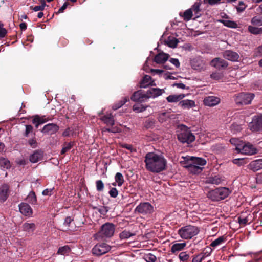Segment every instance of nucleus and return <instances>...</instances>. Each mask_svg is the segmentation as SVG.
I'll list each match as a JSON object with an SVG mask.
<instances>
[{
    "mask_svg": "<svg viewBox=\"0 0 262 262\" xmlns=\"http://www.w3.org/2000/svg\"><path fill=\"white\" fill-rule=\"evenodd\" d=\"M186 244L185 243H176L173 244L171 248V252L172 253H176L184 249Z\"/></svg>",
    "mask_w": 262,
    "mask_h": 262,
    "instance_id": "nucleus-27",
    "label": "nucleus"
},
{
    "mask_svg": "<svg viewBox=\"0 0 262 262\" xmlns=\"http://www.w3.org/2000/svg\"><path fill=\"white\" fill-rule=\"evenodd\" d=\"M145 259L147 262H155L157 259V257L154 254L149 253L146 255Z\"/></svg>",
    "mask_w": 262,
    "mask_h": 262,
    "instance_id": "nucleus-50",
    "label": "nucleus"
},
{
    "mask_svg": "<svg viewBox=\"0 0 262 262\" xmlns=\"http://www.w3.org/2000/svg\"><path fill=\"white\" fill-rule=\"evenodd\" d=\"M185 97L184 94L180 95H170L166 98V100L168 102H177L182 100Z\"/></svg>",
    "mask_w": 262,
    "mask_h": 262,
    "instance_id": "nucleus-26",
    "label": "nucleus"
},
{
    "mask_svg": "<svg viewBox=\"0 0 262 262\" xmlns=\"http://www.w3.org/2000/svg\"><path fill=\"white\" fill-rule=\"evenodd\" d=\"M255 95L251 93H241L237 94L234 99L237 105H247L251 103Z\"/></svg>",
    "mask_w": 262,
    "mask_h": 262,
    "instance_id": "nucleus-7",
    "label": "nucleus"
},
{
    "mask_svg": "<svg viewBox=\"0 0 262 262\" xmlns=\"http://www.w3.org/2000/svg\"><path fill=\"white\" fill-rule=\"evenodd\" d=\"M70 251V247L68 246H64L59 248L57 251V254L64 255L69 253Z\"/></svg>",
    "mask_w": 262,
    "mask_h": 262,
    "instance_id": "nucleus-40",
    "label": "nucleus"
},
{
    "mask_svg": "<svg viewBox=\"0 0 262 262\" xmlns=\"http://www.w3.org/2000/svg\"><path fill=\"white\" fill-rule=\"evenodd\" d=\"M116 222H117V224L116 225V227L118 226V228H123V227H125L128 224V223L126 220H122V222H119L118 218L116 219Z\"/></svg>",
    "mask_w": 262,
    "mask_h": 262,
    "instance_id": "nucleus-49",
    "label": "nucleus"
},
{
    "mask_svg": "<svg viewBox=\"0 0 262 262\" xmlns=\"http://www.w3.org/2000/svg\"><path fill=\"white\" fill-rule=\"evenodd\" d=\"M32 123L35 124V127L38 128L39 125L41 124L40 123L39 120L38 119V116L36 115L34 117V119L32 120Z\"/></svg>",
    "mask_w": 262,
    "mask_h": 262,
    "instance_id": "nucleus-63",
    "label": "nucleus"
},
{
    "mask_svg": "<svg viewBox=\"0 0 262 262\" xmlns=\"http://www.w3.org/2000/svg\"><path fill=\"white\" fill-rule=\"evenodd\" d=\"M223 57L231 61H236L239 58V55L237 53L232 50H226L223 53Z\"/></svg>",
    "mask_w": 262,
    "mask_h": 262,
    "instance_id": "nucleus-16",
    "label": "nucleus"
},
{
    "mask_svg": "<svg viewBox=\"0 0 262 262\" xmlns=\"http://www.w3.org/2000/svg\"><path fill=\"white\" fill-rule=\"evenodd\" d=\"M43 157V152L41 150H35L33 154L30 155L29 160L32 163H36L41 160Z\"/></svg>",
    "mask_w": 262,
    "mask_h": 262,
    "instance_id": "nucleus-22",
    "label": "nucleus"
},
{
    "mask_svg": "<svg viewBox=\"0 0 262 262\" xmlns=\"http://www.w3.org/2000/svg\"><path fill=\"white\" fill-rule=\"evenodd\" d=\"M18 206L20 212L25 216H30L32 214V209L28 204L21 203Z\"/></svg>",
    "mask_w": 262,
    "mask_h": 262,
    "instance_id": "nucleus-14",
    "label": "nucleus"
},
{
    "mask_svg": "<svg viewBox=\"0 0 262 262\" xmlns=\"http://www.w3.org/2000/svg\"><path fill=\"white\" fill-rule=\"evenodd\" d=\"M69 4L68 2H65L62 5V6L58 10V12H57V14L62 13L64 11V10L67 8Z\"/></svg>",
    "mask_w": 262,
    "mask_h": 262,
    "instance_id": "nucleus-62",
    "label": "nucleus"
},
{
    "mask_svg": "<svg viewBox=\"0 0 262 262\" xmlns=\"http://www.w3.org/2000/svg\"><path fill=\"white\" fill-rule=\"evenodd\" d=\"M154 81H152L151 77L148 75H146L143 77L142 80L140 83V87L145 88L149 85H155L156 84H154Z\"/></svg>",
    "mask_w": 262,
    "mask_h": 262,
    "instance_id": "nucleus-23",
    "label": "nucleus"
},
{
    "mask_svg": "<svg viewBox=\"0 0 262 262\" xmlns=\"http://www.w3.org/2000/svg\"><path fill=\"white\" fill-rule=\"evenodd\" d=\"M201 5V2H196L192 6L191 8H190L192 10V13L193 12L195 15V18L194 19H195L201 16V9L200 8Z\"/></svg>",
    "mask_w": 262,
    "mask_h": 262,
    "instance_id": "nucleus-24",
    "label": "nucleus"
},
{
    "mask_svg": "<svg viewBox=\"0 0 262 262\" xmlns=\"http://www.w3.org/2000/svg\"><path fill=\"white\" fill-rule=\"evenodd\" d=\"M151 72L156 74L161 75L163 77V75L165 73L164 70L162 69H151Z\"/></svg>",
    "mask_w": 262,
    "mask_h": 262,
    "instance_id": "nucleus-58",
    "label": "nucleus"
},
{
    "mask_svg": "<svg viewBox=\"0 0 262 262\" xmlns=\"http://www.w3.org/2000/svg\"><path fill=\"white\" fill-rule=\"evenodd\" d=\"M75 144L74 142H70L69 143L65 142L63 145V147L61 151V154L64 155L68 150H70Z\"/></svg>",
    "mask_w": 262,
    "mask_h": 262,
    "instance_id": "nucleus-34",
    "label": "nucleus"
},
{
    "mask_svg": "<svg viewBox=\"0 0 262 262\" xmlns=\"http://www.w3.org/2000/svg\"><path fill=\"white\" fill-rule=\"evenodd\" d=\"M223 181L222 177L219 175L209 177L207 179L206 183L208 184L219 185Z\"/></svg>",
    "mask_w": 262,
    "mask_h": 262,
    "instance_id": "nucleus-25",
    "label": "nucleus"
},
{
    "mask_svg": "<svg viewBox=\"0 0 262 262\" xmlns=\"http://www.w3.org/2000/svg\"><path fill=\"white\" fill-rule=\"evenodd\" d=\"M53 189H54V188H51V189H46L42 191V194L43 195L50 196L52 194V191H53Z\"/></svg>",
    "mask_w": 262,
    "mask_h": 262,
    "instance_id": "nucleus-60",
    "label": "nucleus"
},
{
    "mask_svg": "<svg viewBox=\"0 0 262 262\" xmlns=\"http://www.w3.org/2000/svg\"><path fill=\"white\" fill-rule=\"evenodd\" d=\"M146 169L154 173H160L166 169L167 160L162 155L154 152L147 153L144 157Z\"/></svg>",
    "mask_w": 262,
    "mask_h": 262,
    "instance_id": "nucleus-1",
    "label": "nucleus"
},
{
    "mask_svg": "<svg viewBox=\"0 0 262 262\" xmlns=\"http://www.w3.org/2000/svg\"><path fill=\"white\" fill-rule=\"evenodd\" d=\"M251 23L256 26L262 25V16H256L253 17L251 19Z\"/></svg>",
    "mask_w": 262,
    "mask_h": 262,
    "instance_id": "nucleus-44",
    "label": "nucleus"
},
{
    "mask_svg": "<svg viewBox=\"0 0 262 262\" xmlns=\"http://www.w3.org/2000/svg\"><path fill=\"white\" fill-rule=\"evenodd\" d=\"M255 179L257 184L262 185V173L257 174Z\"/></svg>",
    "mask_w": 262,
    "mask_h": 262,
    "instance_id": "nucleus-61",
    "label": "nucleus"
},
{
    "mask_svg": "<svg viewBox=\"0 0 262 262\" xmlns=\"http://www.w3.org/2000/svg\"><path fill=\"white\" fill-rule=\"evenodd\" d=\"M179 104L183 108L189 109L195 106V102L193 100H184L180 101Z\"/></svg>",
    "mask_w": 262,
    "mask_h": 262,
    "instance_id": "nucleus-29",
    "label": "nucleus"
},
{
    "mask_svg": "<svg viewBox=\"0 0 262 262\" xmlns=\"http://www.w3.org/2000/svg\"><path fill=\"white\" fill-rule=\"evenodd\" d=\"M249 127L251 130L255 132L262 131V115L255 116L250 123Z\"/></svg>",
    "mask_w": 262,
    "mask_h": 262,
    "instance_id": "nucleus-11",
    "label": "nucleus"
},
{
    "mask_svg": "<svg viewBox=\"0 0 262 262\" xmlns=\"http://www.w3.org/2000/svg\"><path fill=\"white\" fill-rule=\"evenodd\" d=\"M236 150L243 154L249 155H254L257 152V149L249 143L238 144Z\"/></svg>",
    "mask_w": 262,
    "mask_h": 262,
    "instance_id": "nucleus-9",
    "label": "nucleus"
},
{
    "mask_svg": "<svg viewBox=\"0 0 262 262\" xmlns=\"http://www.w3.org/2000/svg\"><path fill=\"white\" fill-rule=\"evenodd\" d=\"M246 6L243 2H239L238 6L236 7L237 11L238 12H242L245 10Z\"/></svg>",
    "mask_w": 262,
    "mask_h": 262,
    "instance_id": "nucleus-55",
    "label": "nucleus"
},
{
    "mask_svg": "<svg viewBox=\"0 0 262 262\" xmlns=\"http://www.w3.org/2000/svg\"><path fill=\"white\" fill-rule=\"evenodd\" d=\"M179 15L180 16L183 17L184 20L188 21L192 18L193 13L192 12V10L189 9L185 11L183 14L182 12H180L179 13Z\"/></svg>",
    "mask_w": 262,
    "mask_h": 262,
    "instance_id": "nucleus-31",
    "label": "nucleus"
},
{
    "mask_svg": "<svg viewBox=\"0 0 262 262\" xmlns=\"http://www.w3.org/2000/svg\"><path fill=\"white\" fill-rule=\"evenodd\" d=\"M0 167L4 169H8L11 167L9 160L4 158H0Z\"/></svg>",
    "mask_w": 262,
    "mask_h": 262,
    "instance_id": "nucleus-35",
    "label": "nucleus"
},
{
    "mask_svg": "<svg viewBox=\"0 0 262 262\" xmlns=\"http://www.w3.org/2000/svg\"><path fill=\"white\" fill-rule=\"evenodd\" d=\"M172 73L169 72H165L163 75V78L166 79H176V78L171 75Z\"/></svg>",
    "mask_w": 262,
    "mask_h": 262,
    "instance_id": "nucleus-57",
    "label": "nucleus"
},
{
    "mask_svg": "<svg viewBox=\"0 0 262 262\" xmlns=\"http://www.w3.org/2000/svg\"><path fill=\"white\" fill-rule=\"evenodd\" d=\"M192 257V262H202L204 260L199 253L194 255Z\"/></svg>",
    "mask_w": 262,
    "mask_h": 262,
    "instance_id": "nucleus-53",
    "label": "nucleus"
},
{
    "mask_svg": "<svg viewBox=\"0 0 262 262\" xmlns=\"http://www.w3.org/2000/svg\"><path fill=\"white\" fill-rule=\"evenodd\" d=\"M96 188L98 191L103 190L104 188V184L101 180H98L96 181Z\"/></svg>",
    "mask_w": 262,
    "mask_h": 262,
    "instance_id": "nucleus-54",
    "label": "nucleus"
},
{
    "mask_svg": "<svg viewBox=\"0 0 262 262\" xmlns=\"http://www.w3.org/2000/svg\"><path fill=\"white\" fill-rule=\"evenodd\" d=\"M200 231L199 228L192 225H187L179 229L178 234L185 239H190L197 235Z\"/></svg>",
    "mask_w": 262,
    "mask_h": 262,
    "instance_id": "nucleus-6",
    "label": "nucleus"
},
{
    "mask_svg": "<svg viewBox=\"0 0 262 262\" xmlns=\"http://www.w3.org/2000/svg\"><path fill=\"white\" fill-rule=\"evenodd\" d=\"M232 162L234 164L241 166L244 164V159L243 158L235 159Z\"/></svg>",
    "mask_w": 262,
    "mask_h": 262,
    "instance_id": "nucleus-56",
    "label": "nucleus"
},
{
    "mask_svg": "<svg viewBox=\"0 0 262 262\" xmlns=\"http://www.w3.org/2000/svg\"><path fill=\"white\" fill-rule=\"evenodd\" d=\"M248 31L253 34H259L262 33V28H258L252 26L248 27Z\"/></svg>",
    "mask_w": 262,
    "mask_h": 262,
    "instance_id": "nucleus-45",
    "label": "nucleus"
},
{
    "mask_svg": "<svg viewBox=\"0 0 262 262\" xmlns=\"http://www.w3.org/2000/svg\"><path fill=\"white\" fill-rule=\"evenodd\" d=\"M169 55L164 52H161L157 54L154 57V61L158 64L165 63L169 57Z\"/></svg>",
    "mask_w": 262,
    "mask_h": 262,
    "instance_id": "nucleus-18",
    "label": "nucleus"
},
{
    "mask_svg": "<svg viewBox=\"0 0 262 262\" xmlns=\"http://www.w3.org/2000/svg\"><path fill=\"white\" fill-rule=\"evenodd\" d=\"M249 168L254 172L262 169V159L250 162L249 164Z\"/></svg>",
    "mask_w": 262,
    "mask_h": 262,
    "instance_id": "nucleus-20",
    "label": "nucleus"
},
{
    "mask_svg": "<svg viewBox=\"0 0 262 262\" xmlns=\"http://www.w3.org/2000/svg\"><path fill=\"white\" fill-rule=\"evenodd\" d=\"M25 130L23 133V136L25 137H28L30 134H33V127L31 125H25Z\"/></svg>",
    "mask_w": 262,
    "mask_h": 262,
    "instance_id": "nucleus-41",
    "label": "nucleus"
},
{
    "mask_svg": "<svg viewBox=\"0 0 262 262\" xmlns=\"http://www.w3.org/2000/svg\"><path fill=\"white\" fill-rule=\"evenodd\" d=\"M124 180L122 174L120 172L116 173V184L121 186L124 183Z\"/></svg>",
    "mask_w": 262,
    "mask_h": 262,
    "instance_id": "nucleus-42",
    "label": "nucleus"
},
{
    "mask_svg": "<svg viewBox=\"0 0 262 262\" xmlns=\"http://www.w3.org/2000/svg\"><path fill=\"white\" fill-rule=\"evenodd\" d=\"M169 61L177 68H179L180 66V62L177 58H170Z\"/></svg>",
    "mask_w": 262,
    "mask_h": 262,
    "instance_id": "nucleus-59",
    "label": "nucleus"
},
{
    "mask_svg": "<svg viewBox=\"0 0 262 262\" xmlns=\"http://www.w3.org/2000/svg\"><path fill=\"white\" fill-rule=\"evenodd\" d=\"M4 24L0 21V39L4 38L7 33V30L4 28Z\"/></svg>",
    "mask_w": 262,
    "mask_h": 262,
    "instance_id": "nucleus-48",
    "label": "nucleus"
},
{
    "mask_svg": "<svg viewBox=\"0 0 262 262\" xmlns=\"http://www.w3.org/2000/svg\"><path fill=\"white\" fill-rule=\"evenodd\" d=\"M226 241V237L222 236L212 241L210 246L212 247H216V246L221 245L223 243H224Z\"/></svg>",
    "mask_w": 262,
    "mask_h": 262,
    "instance_id": "nucleus-32",
    "label": "nucleus"
},
{
    "mask_svg": "<svg viewBox=\"0 0 262 262\" xmlns=\"http://www.w3.org/2000/svg\"><path fill=\"white\" fill-rule=\"evenodd\" d=\"M189 254L187 252H182L179 255V258L181 261L186 262L189 258Z\"/></svg>",
    "mask_w": 262,
    "mask_h": 262,
    "instance_id": "nucleus-46",
    "label": "nucleus"
},
{
    "mask_svg": "<svg viewBox=\"0 0 262 262\" xmlns=\"http://www.w3.org/2000/svg\"><path fill=\"white\" fill-rule=\"evenodd\" d=\"M134 235V234L130 233L129 231L124 230L120 234V237L122 239H127Z\"/></svg>",
    "mask_w": 262,
    "mask_h": 262,
    "instance_id": "nucleus-47",
    "label": "nucleus"
},
{
    "mask_svg": "<svg viewBox=\"0 0 262 262\" xmlns=\"http://www.w3.org/2000/svg\"><path fill=\"white\" fill-rule=\"evenodd\" d=\"M163 92H164V91L163 89L150 88L146 92V98L148 99L151 97L155 98L161 95Z\"/></svg>",
    "mask_w": 262,
    "mask_h": 262,
    "instance_id": "nucleus-19",
    "label": "nucleus"
},
{
    "mask_svg": "<svg viewBox=\"0 0 262 262\" xmlns=\"http://www.w3.org/2000/svg\"><path fill=\"white\" fill-rule=\"evenodd\" d=\"M220 22L223 23L225 26L232 28H236L237 26L235 22L229 20H221Z\"/></svg>",
    "mask_w": 262,
    "mask_h": 262,
    "instance_id": "nucleus-39",
    "label": "nucleus"
},
{
    "mask_svg": "<svg viewBox=\"0 0 262 262\" xmlns=\"http://www.w3.org/2000/svg\"><path fill=\"white\" fill-rule=\"evenodd\" d=\"M59 129V127L57 124L49 123L45 125L40 131L43 134L52 135L57 132Z\"/></svg>",
    "mask_w": 262,
    "mask_h": 262,
    "instance_id": "nucleus-13",
    "label": "nucleus"
},
{
    "mask_svg": "<svg viewBox=\"0 0 262 262\" xmlns=\"http://www.w3.org/2000/svg\"><path fill=\"white\" fill-rule=\"evenodd\" d=\"M203 102L205 105L214 106L220 103V99L216 96H209L205 98Z\"/></svg>",
    "mask_w": 262,
    "mask_h": 262,
    "instance_id": "nucleus-15",
    "label": "nucleus"
},
{
    "mask_svg": "<svg viewBox=\"0 0 262 262\" xmlns=\"http://www.w3.org/2000/svg\"><path fill=\"white\" fill-rule=\"evenodd\" d=\"M179 40L176 37L169 36L166 41V43L170 48H174L177 46Z\"/></svg>",
    "mask_w": 262,
    "mask_h": 262,
    "instance_id": "nucleus-30",
    "label": "nucleus"
},
{
    "mask_svg": "<svg viewBox=\"0 0 262 262\" xmlns=\"http://www.w3.org/2000/svg\"><path fill=\"white\" fill-rule=\"evenodd\" d=\"M35 225L34 223H25L23 225V230L27 232H33L35 229Z\"/></svg>",
    "mask_w": 262,
    "mask_h": 262,
    "instance_id": "nucleus-33",
    "label": "nucleus"
},
{
    "mask_svg": "<svg viewBox=\"0 0 262 262\" xmlns=\"http://www.w3.org/2000/svg\"><path fill=\"white\" fill-rule=\"evenodd\" d=\"M187 163L185 167L188 171L192 174H198L202 171L203 167L201 166L205 165L206 161L202 158L191 157Z\"/></svg>",
    "mask_w": 262,
    "mask_h": 262,
    "instance_id": "nucleus-3",
    "label": "nucleus"
},
{
    "mask_svg": "<svg viewBox=\"0 0 262 262\" xmlns=\"http://www.w3.org/2000/svg\"><path fill=\"white\" fill-rule=\"evenodd\" d=\"M154 207L149 202L140 203L135 208V212L143 215H149L154 212Z\"/></svg>",
    "mask_w": 262,
    "mask_h": 262,
    "instance_id": "nucleus-8",
    "label": "nucleus"
},
{
    "mask_svg": "<svg viewBox=\"0 0 262 262\" xmlns=\"http://www.w3.org/2000/svg\"><path fill=\"white\" fill-rule=\"evenodd\" d=\"M155 120L152 118H148L145 121L144 126L146 129L153 128L155 126Z\"/></svg>",
    "mask_w": 262,
    "mask_h": 262,
    "instance_id": "nucleus-38",
    "label": "nucleus"
},
{
    "mask_svg": "<svg viewBox=\"0 0 262 262\" xmlns=\"http://www.w3.org/2000/svg\"><path fill=\"white\" fill-rule=\"evenodd\" d=\"M119 146L121 147L125 148L131 152L136 151V150L134 149L131 145L124 144V143H119Z\"/></svg>",
    "mask_w": 262,
    "mask_h": 262,
    "instance_id": "nucleus-51",
    "label": "nucleus"
},
{
    "mask_svg": "<svg viewBox=\"0 0 262 262\" xmlns=\"http://www.w3.org/2000/svg\"><path fill=\"white\" fill-rule=\"evenodd\" d=\"M114 232V224L106 223L101 226L100 231L95 235V237L98 241L106 240V238L112 237Z\"/></svg>",
    "mask_w": 262,
    "mask_h": 262,
    "instance_id": "nucleus-4",
    "label": "nucleus"
},
{
    "mask_svg": "<svg viewBox=\"0 0 262 262\" xmlns=\"http://www.w3.org/2000/svg\"><path fill=\"white\" fill-rule=\"evenodd\" d=\"M238 221L240 225L245 226L246 224H248L249 220L248 219V217L243 218L239 216L238 217Z\"/></svg>",
    "mask_w": 262,
    "mask_h": 262,
    "instance_id": "nucleus-52",
    "label": "nucleus"
},
{
    "mask_svg": "<svg viewBox=\"0 0 262 262\" xmlns=\"http://www.w3.org/2000/svg\"><path fill=\"white\" fill-rule=\"evenodd\" d=\"M147 94L143 93L141 91H137L134 93L131 97V99L134 101H144L145 99H148L146 98Z\"/></svg>",
    "mask_w": 262,
    "mask_h": 262,
    "instance_id": "nucleus-17",
    "label": "nucleus"
},
{
    "mask_svg": "<svg viewBox=\"0 0 262 262\" xmlns=\"http://www.w3.org/2000/svg\"><path fill=\"white\" fill-rule=\"evenodd\" d=\"M177 135L178 140L183 144H190L195 139V136L191 133L190 128L184 124L178 125Z\"/></svg>",
    "mask_w": 262,
    "mask_h": 262,
    "instance_id": "nucleus-2",
    "label": "nucleus"
},
{
    "mask_svg": "<svg viewBox=\"0 0 262 262\" xmlns=\"http://www.w3.org/2000/svg\"><path fill=\"white\" fill-rule=\"evenodd\" d=\"M210 65L216 69L224 70L228 66V63L224 59L217 57L211 60Z\"/></svg>",
    "mask_w": 262,
    "mask_h": 262,
    "instance_id": "nucleus-12",
    "label": "nucleus"
},
{
    "mask_svg": "<svg viewBox=\"0 0 262 262\" xmlns=\"http://www.w3.org/2000/svg\"><path fill=\"white\" fill-rule=\"evenodd\" d=\"M27 201L31 204H35L37 202V199L34 191L30 192L27 197Z\"/></svg>",
    "mask_w": 262,
    "mask_h": 262,
    "instance_id": "nucleus-37",
    "label": "nucleus"
},
{
    "mask_svg": "<svg viewBox=\"0 0 262 262\" xmlns=\"http://www.w3.org/2000/svg\"><path fill=\"white\" fill-rule=\"evenodd\" d=\"M28 143L32 148H35L38 146L37 139L35 137V133H34L33 136L28 140Z\"/></svg>",
    "mask_w": 262,
    "mask_h": 262,
    "instance_id": "nucleus-36",
    "label": "nucleus"
},
{
    "mask_svg": "<svg viewBox=\"0 0 262 262\" xmlns=\"http://www.w3.org/2000/svg\"><path fill=\"white\" fill-rule=\"evenodd\" d=\"M146 107L147 106H145L142 104H137L134 105L133 107V110H134V111L137 113H140L146 110Z\"/></svg>",
    "mask_w": 262,
    "mask_h": 262,
    "instance_id": "nucleus-43",
    "label": "nucleus"
},
{
    "mask_svg": "<svg viewBox=\"0 0 262 262\" xmlns=\"http://www.w3.org/2000/svg\"><path fill=\"white\" fill-rule=\"evenodd\" d=\"M102 121H103L107 126H112L114 124V120L113 116L112 114H109L107 115H104L102 116L101 118Z\"/></svg>",
    "mask_w": 262,
    "mask_h": 262,
    "instance_id": "nucleus-28",
    "label": "nucleus"
},
{
    "mask_svg": "<svg viewBox=\"0 0 262 262\" xmlns=\"http://www.w3.org/2000/svg\"><path fill=\"white\" fill-rule=\"evenodd\" d=\"M111 249V246L106 243L96 244L92 249V253L96 256H101L107 252Z\"/></svg>",
    "mask_w": 262,
    "mask_h": 262,
    "instance_id": "nucleus-10",
    "label": "nucleus"
},
{
    "mask_svg": "<svg viewBox=\"0 0 262 262\" xmlns=\"http://www.w3.org/2000/svg\"><path fill=\"white\" fill-rule=\"evenodd\" d=\"M231 193V191L227 187H219L208 192L207 197L213 201L223 200Z\"/></svg>",
    "mask_w": 262,
    "mask_h": 262,
    "instance_id": "nucleus-5",
    "label": "nucleus"
},
{
    "mask_svg": "<svg viewBox=\"0 0 262 262\" xmlns=\"http://www.w3.org/2000/svg\"><path fill=\"white\" fill-rule=\"evenodd\" d=\"M9 187L7 184L3 185L0 188V201H5L8 196Z\"/></svg>",
    "mask_w": 262,
    "mask_h": 262,
    "instance_id": "nucleus-21",
    "label": "nucleus"
},
{
    "mask_svg": "<svg viewBox=\"0 0 262 262\" xmlns=\"http://www.w3.org/2000/svg\"><path fill=\"white\" fill-rule=\"evenodd\" d=\"M73 221V219H72L70 216H67L64 222V224L67 226H69L70 223Z\"/></svg>",
    "mask_w": 262,
    "mask_h": 262,
    "instance_id": "nucleus-64",
    "label": "nucleus"
}]
</instances>
